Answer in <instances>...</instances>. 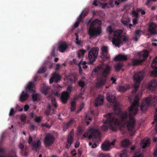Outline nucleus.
I'll list each match as a JSON object with an SVG mask.
<instances>
[{
    "mask_svg": "<svg viewBox=\"0 0 157 157\" xmlns=\"http://www.w3.org/2000/svg\"><path fill=\"white\" fill-rule=\"evenodd\" d=\"M139 101L138 96L136 95L133 102L129 108L128 114L126 112H123L117 105L115 104L113 106L115 113H109L104 115L106 119L101 127V130L105 131L110 128L112 131H116L117 126H121V130H123L126 125L131 136H133L135 133L136 123L133 116L136 115L137 113Z\"/></svg>",
    "mask_w": 157,
    "mask_h": 157,
    "instance_id": "1",
    "label": "nucleus"
},
{
    "mask_svg": "<svg viewBox=\"0 0 157 157\" xmlns=\"http://www.w3.org/2000/svg\"><path fill=\"white\" fill-rule=\"evenodd\" d=\"M106 31L109 33L110 35H113L112 38V43L116 46L120 47V45L122 44V41L125 42L128 40V38L126 36L122 35L123 31L122 30H113L111 25L108 26Z\"/></svg>",
    "mask_w": 157,
    "mask_h": 157,
    "instance_id": "2",
    "label": "nucleus"
},
{
    "mask_svg": "<svg viewBox=\"0 0 157 157\" xmlns=\"http://www.w3.org/2000/svg\"><path fill=\"white\" fill-rule=\"evenodd\" d=\"M101 21L98 19H95L91 24L88 30L90 39L96 37L101 33Z\"/></svg>",
    "mask_w": 157,
    "mask_h": 157,
    "instance_id": "3",
    "label": "nucleus"
},
{
    "mask_svg": "<svg viewBox=\"0 0 157 157\" xmlns=\"http://www.w3.org/2000/svg\"><path fill=\"white\" fill-rule=\"evenodd\" d=\"M157 103V97L155 96H150L147 98L141 105L140 109L142 112L146 111L150 106H155Z\"/></svg>",
    "mask_w": 157,
    "mask_h": 157,
    "instance_id": "4",
    "label": "nucleus"
},
{
    "mask_svg": "<svg viewBox=\"0 0 157 157\" xmlns=\"http://www.w3.org/2000/svg\"><path fill=\"white\" fill-rule=\"evenodd\" d=\"M148 54V52L147 50H144L140 52L138 54L140 59H133L131 61L132 65L133 66H136L140 64L147 59Z\"/></svg>",
    "mask_w": 157,
    "mask_h": 157,
    "instance_id": "5",
    "label": "nucleus"
},
{
    "mask_svg": "<svg viewBox=\"0 0 157 157\" xmlns=\"http://www.w3.org/2000/svg\"><path fill=\"white\" fill-rule=\"evenodd\" d=\"M144 72L143 71H139L134 75L133 77L135 82L134 86L135 93H136L138 90L140 82L144 78Z\"/></svg>",
    "mask_w": 157,
    "mask_h": 157,
    "instance_id": "6",
    "label": "nucleus"
},
{
    "mask_svg": "<svg viewBox=\"0 0 157 157\" xmlns=\"http://www.w3.org/2000/svg\"><path fill=\"white\" fill-rule=\"evenodd\" d=\"M99 48L98 47L92 48L89 52L88 56L90 60V63L92 64L97 58Z\"/></svg>",
    "mask_w": 157,
    "mask_h": 157,
    "instance_id": "7",
    "label": "nucleus"
},
{
    "mask_svg": "<svg viewBox=\"0 0 157 157\" xmlns=\"http://www.w3.org/2000/svg\"><path fill=\"white\" fill-rule=\"evenodd\" d=\"M101 50L100 57L103 61H106L109 58L108 47L107 46H103L101 48Z\"/></svg>",
    "mask_w": 157,
    "mask_h": 157,
    "instance_id": "8",
    "label": "nucleus"
},
{
    "mask_svg": "<svg viewBox=\"0 0 157 157\" xmlns=\"http://www.w3.org/2000/svg\"><path fill=\"white\" fill-rule=\"evenodd\" d=\"M54 137L50 133L47 134L44 139V143L46 146H50L52 144L54 141Z\"/></svg>",
    "mask_w": 157,
    "mask_h": 157,
    "instance_id": "9",
    "label": "nucleus"
},
{
    "mask_svg": "<svg viewBox=\"0 0 157 157\" xmlns=\"http://www.w3.org/2000/svg\"><path fill=\"white\" fill-rule=\"evenodd\" d=\"M90 134L88 136L89 139L93 138L96 139L100 135V132L97 129L91 128L89 130Z\"/></svg>",
    "mask_w": 157,
    "mask_h": 157,
    "instance_id": "10",
    "label": "nucleus"
},
{
    "mask_svg": "<svg viewBox=\"0 0 157 157\" xmlns=\"http://www.w3.org/2000/svg\"><path fill=\"white\" fill-rule=\"evenodd\" d=\"M116 92H110L107 93L106 95V99L110 102L114 103L116 102V95H115Z\"/></svg>",
    "mask_w": 157,
    "mask_h": 157,
    "instance_id": "11",
    "label": "nucleus"
},
{
    "mask_svg": "<svg viewBox=\"0 0 157 157\" xmlns=\"http://www.w3.org/2000/svg\"><path fill=\"white\" fill-rule=\"evenodd\" d=\"M61 77L58 73H54L52 75V77L49 79L50 84L52 83L54 81L56 82H57L60 80Z\"/></svg>",
    "mask_w": 157,
    "mask_h": 157,
    "instance_id": "12",
    "label": "nucleus"
},
{
    "mask_svg": "<svg viewBox=\"0 0 157 157\" xmlns=\"http://www.w3.org/2000/svg\"><path fill=\"white\" fill-rule=\"evenodd\" d=\"M68 45L65 42L60 41L59 44L58 49L61 52H64L68 48Z\"/></svg>",
    "mask_w": 157,
    "mask_h": 157,
    "instance_id": "13",
    "label": "nucleus"
},
{
    "mask_svg": "<svg viewBox=\"0 0 157 157\" xmlns=\"http://www.w3.org/2000/svg\"><path fill=\"white\" fill-rule=\"evenodd\" d=\"M151 66L156 71H152L151 75L156 76L157 75V56L153 59L151 64Z\"/></svg>",
    "mask_w": 157,
    "mask_h": 157,
    "instance_id": "14",
    "label": "nucleus"
},
{
    "mask_svg": "<svg viewBox=\"0 0 157 157\" xmlns=\"http://www.w3.org/2000/svg\"><path fill=\"white\" fill-rule=\"evenodd\" d=\"M69 97V94L67 91L63 92L62 93L60 98L61 102L63 104L66 103Z\"/></svg>",
    "mask_w": 157,
    "mask_h": 157,
    "instance_id": "15",
    "label": "nucleus"
},
{
    "mask_svg": "<svg viewBox=\"0 0 157 157\" xmlns=\"http://www.w3.org/2000/svg\"><path fill=\"white\" fill-rule=\"evenodd\" d=\"M34 86L33 82H29L25 87V91L30 93L35 92V90L33 89Z\"/></svg>",
    "mask_w": 157,
    "mask_h": 157,
    "instance_id": "16",
    "label": "nucleus"
},
{
    "mask_svg": "<svg viewBox=\"0 0 157 157\" xmlns=\"http://www.w3.org/2000/svg\"><path fill=\"white\" fill-rule=\"evenodd\" d=\"M104 101V98L101 95H99L95 101V105L98 107L101 105Z\"/></svg>",
    "mask_w": 157,
    "mask_h": 157,
    "instance_id": "17",
    "label": "nucleus"
},
{
    "mask_svg": "<svg viewBox=\"0 0 157 157\" xmlns=\"http://www.w3.org/2000/svg\"><path fill=\"white\" fill-rule=\"evenodd\" d=\"M29 96V94L28 92L23 91L20 97V101L22 102H23L28 99Z\"/></svg>",
    "mask_w": 157,
    "mask_h": 157,
    "instance_id": "18",
    "label": "nucleus"
},
{
    "mask_svg": "<svg viewBox=\"0 0 157 157\" xmlns=\"http://www.w3.org/2000/svg\"><path fill=\"white\" fill-rule=\"evenodd\" d=\"M147 87L149 89L151 90H154L155 89L157 86V83L155 79L151 80L147 85Z\"/></svg>",
    "mask_w": 157,
    "mask_h": 157,
    "instance_id": "19",
    "label": "nucleus"
},
{
    "mask_svg": "<svg viewBox=\"0 0 157 157\" xmlns=\"http://www.w3.org/2000/svg\"><path fill=\"white\" fill-rule=\"evenodd\" d=\"M106 78L105 77H101L99 78L96 84V86L97 87H100L104 85L106 82Z\"/></svg>",
    "mask_w": 157,
    "mask_h": 157,
    "instance_id": "20",
    "label": "nucleus"
},
{
    "mask_svg": "<svg viewBox=\"0 0 157 157\" xmlns=\"http://www.w3.org/2000/svg\"><path fill=\"white\" fill-rule=\"evenodd\" d=\"M157 29L156 26L153 25V23L149 25L148 32L151 34L155 35L156 34Z\"/></svg>",
    "mask_w": 157,
    "mask_h": 157,
    "instance_id": "21",
    "label": "nucleus"
},
{
    "mask_svg": "<svg viewBox=\"0 0 157 157\" xmlns=\"http://www.w3.org/2000/svg\"><path fill=\"white\" fill-rule=\"evenodd\" d=\"M127 59V56L126 55L121 54L116 56L114 59L115 61L126 60Z\"/></svg>",
    "mask_w": 157,
    "mask_h": 157,
    "instance_id": "22",
    "label": "nucleus"
},
{
    "mask_svg": "<svg viewBox=\"0 0 157 157\" xmlns=\"http://www.w3.org/2000/svg\"><path fill=\"white\" fill-rule=\"evenodd\" d=\"M110 67L108 65H107L105 67L102 73V75L103 77H106L110 73Z\"/></svg>",
    "mask_w": 157,
    "mask_h": 157,
    "instance_id": "23",
    "label": "nucleus"
},
{
    "mask_svg": "<svg viewBox=\"0 0 157 157\" xmlns=\"http://www.w3.org/2000/svg\"><path fill=\"white\" fill-rule=\"evenodd\" d=\"M41 145V143L40 140H37L36 142L33 141L32 144L33 148L36 151H37V149H39L40 148Z\"/></svg>",
    "mask_w": 157,
    "mask_h": 157,
    "instance_id": "24",
    "label": "nucleus"
},
{
    "mask_svg": "<svg viewBox=\"0 0 157 157\" xmlns=\"http://www.w3.org/2000/svg\"><path fill=\"white\" fill-rule=\"evenodd\" d=\"M110 144L108 142H105L101 146L102 149L105 151H107L109 150Z\"/></svg>",
    "mask_w": 157,
    "mask_h": 157,
    "instance_id": "25",
    "label": "nucleus"
},
{
    "mask_svg": "<svg viewBox=\"0 0 157 157\" xmlns=\"http://www.w3.org/2000/svg\"><path fill=\"white\" fill-rule=\"evenodd\" d=\"M30 117L32 118H34L35 121L37 123H40L41 121L40 117H37L36 115L33 112L30 113Z\"/></svg>",
    "mask_w": 157,
    "mask_h": 157,
    "instance_id": "26",
    "label": "nucleus"
},
{
    "mask_svg": "<svg viewBox=\"0 0 157 157\" xmlns=\"http://www.w3.org/2000/svg\"><path fill=\"white\" fill-rule=\"evenodd\" d=\"M129 86L128 85H125L124 86H120L119 87L118 90L120 92H124L129 89Z\"/></svg>",
    "mask_w": 157,
    "mask_h": 157,
    "instance_id": "27",
    "label": "nucleus"
},
{
    "mask_svg": "<svg viewBox=\"0 0 157 157\" xmlns=\"http://www.w3.org/2000/svg\"><path fill=\"white\" fill-rule=\"evenodd\" d=\"M123 66V63L119 62L114 65V67L116 71H119L121 69Z\"/></svg>",
    "mask_w": 157,
    "mask_h": 157,
    "instance_id": "28",
    "label": "nucleus"
},
{
    "mask_svg": "<svg viewBox=\"0 0 157 157\" xmlns=\"http://www.w3.org/2000/svg\"><path fill=\"white\" fill-rule=\"evenodd\" d=\"M50 89V88L48 86L44 85L42 89V91L45 95H47L48 94V90Z\"/></svg>",
    "mask_w": 157,
    "mask_h": 157,
    "instance_id": "29",
    "label": "nucleus"
},
{
    "mask_svg": "<svg viewBox=\"0 0 157 157\" xmlns=\"http://www.w3.org/2000/svg\"><path fill=\"white\" fill-rule=\"evenodd\" d=\"M121 145L122 147H127L130 144L129 140L127 139H125L121 142Z\"/></svg>",
    "mask_w": 157,
    "mask_h": 157,
    "instance_id": "30",
    "label": "nucleus"
},
{
    "mask_svg": "<svg viewBox=\"0 0 157 157\" xmlns=\"http://www.w3.org/2000/svg\"><path fill=\"white\" fill-rule=\"evenodd\" d=\"M51 109V106L49 104H48L47 106V109L45 112V114L47 116L50 115H52L51 114L50 111Z\"/></svg>",
    "mask_w": 157,
    "mask_h": 157,
    "instance_id": "31",
    "label": "nucleus"
},
{
    "mask_svg": "<svg viewBox=\"0 0 157 157\" xmlns=\"http://www.w3.org/2000/svg\"><path fill=\"white\" fill-rule=\"evenodd\" d=\"M86 51V50H80L78 53V58H80L82 57L84 55Z\"/></svg>",
    "mask_w": 157,
    "mask_h": 157,
    "instance_id": "32",
    "label": "nucleus"
},
{
    "mask_svg": "<svg viewBox=\"0 0 157 157\" xmlns=\"http://www.w3.org/2000/svg\"><path fill=\"white\" fill-rule=\"evenodd\" d=\"M141 143L142 147L143 148H145L147 145L149 144L148 140H144L142 141Z\"/></svg>",
    "mask_w": 157,
    "mask_h": 157,
    "instance_id": "33",
    "label": "nucleus"
},
{
    "mask_svg": "<svg viewBox=\"0 0 157 157\" xmlns=\"http://www.w3.org/2000/svg\"><path fill=\"white\" fill-rule=\"evenodd\" d=\"M77 76L74 74L70 75L68 77L69 79L71 82L76 81L77 80Z\"/></svg>",
    "mask_w": 157,
    "mask_h": 157,
    "instance_id": "34",
    "label": "nucleus"
},
{
    "mask_svg": "<svg viewBox=\"0 0 157 157\" xmlns=\"http://www.w3.org/2000/svg\"><path fill=\"white\" fill-rule=\"evenodd\" d=\"M47 70V68L45 66H42L37 71L38 74L42 73L45 72Z\"/></svg>",
    "mask_w": 157,
    "mask_h": 157,
    "instance_id": "35",
    "label": "nucleus"
},
{
    "mask_svg": "<svg viewBox=\"0 0 157 157\" xmlns=\"http://www.w3.org/2000/svg\"><path fill=\"white\" fill-rule=\"evenodd\" d=\"M156 113L154 115L155 119L154 121L151 123L152 124H153L155 122L156 123V125L155 127V131L157 132V109H156Z\"/></svg>",
    "mask_w": 157,
    "mask_h": 157,
    "instance_id": "36",
    "label": "nucleus"
},
{
    "mask_svg": "<svg viewBox=\"0 0 157 157\" xmlns=\"http://www.w3.org/2000/svg\"><path fill=\"white\" fill-rule=\"evenodd\" d=\"M39 94H38L35 93L33 94L32 95V98L34 102L36 101L39 98Z\"/></svg>",
    "mask_w": 157,
    "mask_h": 157,
    "instance_id": "37",
    "label": "nucleus"
},
{
    "mask_svg": "<svg viewBox=\"0 0 157 157\" xmlns=\"http://www.w3.org/2000/svg\"><path fill=\"white\" fill-rule=\"evenodd\" d=\"M127 151L126 150L122 151L120 154V157H127Z\"/></svg>",
    "mask_w": 157,
    "mask_h": 157,
    "instance_id": "38",
    "label": "nucleus"
},
{
    "mask_svg": "<svg viewBox=\"0 0 157 157\" xmlns=\"http://www.w3.org/2000/svg\"><path fill=\"white\" fill-rule=\"evenodd\" d=\"M51 102L52 105L56 108H57L58 107V105L56 102L55 98H51Z\"/></svg>",
    "mask_w": 157,
    "mask_h": 157,
    "instance_id": "39",
    "label": "nucleus"
},
{
    "mask_svg": "<svg viewBox=\"0 0 157 157\" xmlns=\"http://www.w3.org/2000/svg\"><path fill=\"white\" fill-rule=\"evenodd\" d=\"M76 103L74 101H72L71 103V111H74L75 110Z\"/></svg>",
    "mask_w": 157,
    "mask_h": 157,
    "instance_id": "40",
    "label": "nucleus"
},
{
    "mask_svg": "<svg viewBox=\"0 0 157 157\" xmlns=\"http://www.w3.org/2000/svg\"><path fill=\"white\" fill-rule=\"evenodd\" d=\"M78 85L81 88H83L85 85V83L82 80H80L78 82Z\"/></svg>",
    "mask_w": 157,
    "mask_h": 157,
    "instance_id": "41",
    "label": "nucleus"
},
{
    "mask_svg": "<svg viewBox=\"0 0 157 157\" xmlns=\"http://www.w3.org/2000/svg\"><path fill=\"white\" fill-rule=\"evenodd\" d=\"M73 140V137H71V136L70 137L68 136L67 142L69 144H71L72 143Z\"/></svg>",
    "mask_w": 157,
    "mask_h": 157,
    "instance_id": "42",
    "label": "nucleus"
},
{
    "mask_svg": "<svg viewBox=\"0 0 157 157\" xmlns=\"http://www.w3.org/2000/svg\"><path fill=\"white\" fill-rule=\"evenodd\" d=\"M101 68V67L98 66L96 67L95 68L94 70L93 71L96 73H98L99 72Z\"/></svg>",
    "mask_w": 157,
    "mask_h": 157,
    "instance_id": "43",
    "label": "nucleus"
},
{
    "mask_svg": "<svg viewBox=\"0 0 157 157\" xmlns=\"http://www.w3.org/2000/svg\"><path fill=\"white\" fill-rule=\"evenodd\" d=\"M26 117L25 114H23L21 115L20 117L21 119L24 122H25L26 121Z\"/></svg>",
    "mask_w": 157,
    "mask_h": 157,
    "instance_id": "44",
    "label": "nucleus"
},
{
    "mask_svg": "<svg viewBox=\"0 0 157 157\" xmlns=\"http://www.w3.org/2000/svg\"><path fill=\"white\" fill-rule=\"evenodd\" d=\"M132 14L133 16L135 17V18H138V14L136 11H132Z\"/></svg>",
    "mask_w": 157,
    "mask_h": 157,
    "instance_id": "45",
    "label": "nucleus"
},
{
    "mask_svg": "<svg viewBox=\"0 0 157 157\" xmlns=\"http://www.w3.org/2000/svg\"><path fill=\"white\" fill-rule=\"evenodd\" d=\"M141 35V31L140 30H136L135 31V36H140Z\"/></svg>",
    "mask_w": 157,
    "mask_h": 157,
    "instance_id": "46",
    "label": "nucleus"
},
{
    "mask_svg": "<svg viewBox=\"0 0 157 157\" xmlns=\"http://www.w3.org/2000/svg\"><path fill=\"white\" fill-rule=\"evenodd\" d=\"M19 148L21 149V153L23 152L24 150V146L22 143H20L19 145Z\"/></svg>",
    "mask_w": 157,
    "mask_h": 157,
    "instance_id": "47",
    "label": "nucleus"
},
{
    "mask_svg": "<svg viewBox=\"0 0 157 157\" xmlns=\"http://www.w3.org/2000/svg\"><path fill=\"white\" fill-rule=\"evenodd\" d=\"M84 12V11H83L81 14L79 15V17L78 18V21L80 22L82 20V14Z\"/></svg>",
    "mask_w": 157,
    "mask_h": 157,
    "instance_id": "48",
    "label": "nucleus"
},
{
    "mask_svg": "<svg viewBox=\"0 0 157 157\" xmlns=\"http://www.w3.org/2000/svg\"><path fill=\"white\" fill-rule=\"evenodd\" d=\"M81 61H82V60ZM86 64V61H84L83 63L82 62L81 65L82 66V67L83 69H85L87 67V66Z\"/></svg>",
    "mask_w": 157,
    "mask_h": 157,
    "instance_id": "49",
    "label": "nucleus"
},
{
    "mask_svg": "<svg viewBox=\"0 0 157 157\" xmlns=\"http://www.w3.org/2000/svg\"><path fill=\"white\" fill-rule=\"evenodd\" d=\"M15 113L14 111L13 108H11L10 111L9 115L10 116H11L14 115Z\"/></svg>",
    "mask_w": 157,
    "mask_h": 157,
    "instance_id": "50",
    "label": "nucleus"
},
{
    "mask_svg": "<svg viewBox=\"0 0 157 157\" xmlns=\"http://www.w3.org/2000/svg\"><path fill=\"white\" fill-rule=\"evenodd\" d=\"M81 63L82 61H80L79 62V64H78V66L79 67V71L80 74H81L82 73V69L81 67Z\"/></svg>",
    "mask_w": 157,
    "mask_h": 157,
    "instance_id": "51",
    "label": "nucleus"
},
{
    "mask_svg": "<svg viewBox=\"0 0 157 157\" xmlns=\"http://www.w3.org/2000/svg\"><path fill=\"white\" fill-rule=\"evenodd\" d=\"M72 90V87L70 86H68L67 88V91H68L67 92L69 94L71 92Z\"/></svg>",
    "mask_w": 157,
    "mask_h": 157,
    "instance_id": "52",
    "label": "nucleus"
},
{
    "mask_svg": "<svg viewBox=\"0 0 157 157\" xmlns=\"http://www.w3.org/2000/svg\"><path fill=\"white\" fill-rule=\"evenodd\" d=\"M29 106L27 105H25L24 106V110L25 111H27L29 109Z\"/></svg>",
    "mask_w": 157,
    "mask_h": 157,
    "instance_id": "53",
    "label": "nucleus"
},
{
    "mask_svg": "<svg viewBox=\"0 0 157 157\" xmlns=\"http://www.w3.org/2000/svg\"><path fill=\"white\" fill-rule=\"evenodd\" d=\"M138 11L139 12H140L142 15H144L145 13V12L144 11L142 10L141 9H138Z\"/></svg>",
    "mask_w": 157,
    "mask_h": 157,
    "instance_id": "54",
    "label": "nucleus"
},
{
    "mask_svg": "<svg viewBox=\"0 0 157 157\" xmlns=\"http://www.w3.org/2000/svg\"><path fill=\"white\" fill-rule=\"evenodd\" d=\"M138 18H135L133 19V23L134 25H136L137 23Z\"/></svg>",
    "mask_w": 157,
    "mask_h": 157,
    "instance_id": "55",
    "label": "nucleus"
},
{
    "mask_svg": "<svg viewBox=\"0 0 157 157\" xmlns=\"http://www.w3.org/2000/svg\"><path fill=\"white\" fill-rule=\"evenodd\" d=\"M80 142L78 141H77L75 145V148H77L79 146Z\"/></svg>",
    "mask_w": 157,
    "mask_h": 157,
    "instance_id": "56",
    "label": "nucleus"
},
{
    "mask_svg": "<svg viewBox=\"0 0 157 157\" xmlns=\"http://www.w3.org/2000/svg\"><path fill=\"white\" fill-rule=\"evenodd\" d=\"M111 80L112 81V83H114L115 84H116L117 83L116 82V79L115 78H114V77H112L111 78Z\"/></svg>",
    "mask_w": 157,
    "mask_h": 157,
    "instance_id": "57",
    "label": "nucleus"
},
{
    "mask_svg": "<svg viewBox=\"0 0 157 157\" xmlns=\"http://www.w3.org/2000/svg\"><path fill=\"white\" fill-rule=\"evenodd\" d=\"M70 126L67 124H65L63 126V129L66 130L68 129Z\"/></svg>",
    "mask_w": 157,
    "mask_h": 157,
    "instance_id": "58",
    "label": "nucleus"
},
{
    "mask_svg": "<svg viewBox=\"0 0 157 157\" xmlns=\"http://www.w3.org/2000/svg\"><path fill=\"white\" fill-rule=\"evenodd\" d=\"M101 157H110L109 154H101Z\"/></svg>",
    "mask_w": 157,
    "mask_h": 157,
    "instance_id": "59",
    "label": "nucleus"
},
{
    "mask_svg": "<svg viewBox=\"0 0 157 157\" xmlns=\"http://www.w3.org/2000/svg\"><path fill=\"white\" fill-rule=\"evenodd\" d=\"M79 22L77 21L76 22H75L74 25V26L75 28H76L78 27L79 25Z\"/></svg>",
    "mask_w": 157,
    "mask_h": 157,
    "instance_id": "60",
    "label": "nucleus"
},
{
    "mask_svg": "<svg viewBox=\"0 0 157 157\" xmlns=\"http://www.w3.org/2000/svg\"><path fill=\"white\" fill-rule=\"evenodd\" d=\"M152 1V0H147V2L145 3V5L147 6L149 5L150 3Z\"/></svg>",
    "mask_w": 157,
    "mask_h": 157,
    "instance_id": "61",
    "label": "nucleus"
},
{
    "mask_svg": "<svg viewBox=\"0 0 157 157\" xmlns=\"http://www.w3.org/2000/svg\"><path fill=\"white\" fill-rule=\"evenodd\" d=\"M85 90L83 89V88H82L80 90V94L81 95H82L84 94Z\"/></svg>",
    "mask_w": 157,
    "mask_h": 157,
    "instance_id": "62",
    "label": "nucleus"
},
{
    "mask_svg": "<svg viewBox=\"0 0 157 157\" xmlns=\"http://www.w3.org/2000/svg\"><path fill=\"white\" fill-rule=\"evenodd\" d=\"M122 22L125 25H128V22L126 21H123Z\"/></svg>",
    "mask_w": 157,
    "mask_h": 157,
    "instance_id": "63",
    "label": "nucleus"
},
{
    "mask_svg": "<svg viewBox=\"0 0 157 157\" xmlns=\"http://www.w3.org/2000/svg\"><path fill=\"white\" fill-rule=\"evenodd\" d=\"M154 155L155 157L157 156V147H156V149L154 150Z\"/></svg>",
    "mask_w": 157,
    "mask_h": 157,
    "instance_id": "64",
    "label": "nucleus"
}]
</instances>
